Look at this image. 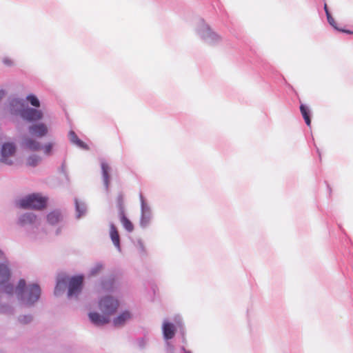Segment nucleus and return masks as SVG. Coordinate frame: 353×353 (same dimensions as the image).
I'll list each match as a JSON object with an SVG mask.
<instances>
[{
    "mask_svg": "<svg viewBox=\"0 0 353 353\" xmlns=\"http://www.w3.org/2000/svg\"><path fill=\"white\" fill-rule=\"evenodd\" d=\"M11 276V270L9 267L8 261L6 260L0 263V287L3 288V291L8 295H13L15 292L18 300L23 305L31 306L34 305L39 299L41 295V288L37 283L26 285V281L20 279L16 288L9 282Z\"/></svg>",
    "mask_w": 353,
    "mask_h": 353,
    "instance_id": "obj_1",
    "label": "nucleus"
},
{
    "mask_svg": "<svg viewBox=\"0 0 353 353\" xmlns=\"http://www.w3.org/2000/svg\"><path fill=\"white\" fill-rule=\"evenodd\" d=\"M195 32L200 39L208 45L216 46L219 44L222 41L221 36L214 31L203 19L201 18L198 19Z\"/></svg>",
    "mask_w": 353,
    "mask_h": 353,
    "instance_id": "obj_2",
    "label": "nucleus"
},
{
    "mask_svg": "<svg viewBox=\"0 0 353 353\" xmlns=\"http://www.w3.org/2000/svg\"><path fill=\"white\" fill-rule=\"evenodd\" d=\"M177 330H179L182 335V342L185 343V327L181 316L180 315H175L173 318V322H170L168 319L163 320L162 333L165 341L173 339Z\"/></svg>",
    "mask_w": 353,
    "mask_h": 353,
    "instance_id": "obj_3",
    "label": "nucleus"
},
{
    "mask_svg": "<svg viewBox=\"0 0 353 353\" xmlns=\"http://www.w3.org/2000/svg\"><path fill=\"white\" fill-rule=\"evenodd\" d=\"M18 223L27 230L31 238L37 239V232L39 230L40 219L32 212H26L19 216Z\"/></svg>",
    "mask_w": 353,
    "mask_h": 353,
    "instance_id": "obj_4",
    "label": "nucleus"
},
{
    "mask_svg": "<svg viewBox=\"0 0 353 353\" xmlns=\"http://www.w3.org/2000/svg\"><path fill=\"white\" fill-rule=\"evenodd\" d=\"M48 198L40 194L33 193L18 201V205L23 209L41 210L46 206Z\"/></svg>",
    "mask_w": 353,
    "mask_h": 353,
    "instance_id": "obj_5",
    "label": "nucleus"
},
{
    "mask_svg": "<svg viewBox=\"0 0 353 353\" xmlns=\"http://www.w3.org/2000/svg\"><path fill=\"white\" fill-rule=\"evenodd\" d=\"M141 203V216L139 225L141 228H148L152 222L154 214L149 202L144 198L142 193L139 194Z\"/></svg>",
    "mask_w": 353,
    "mask_h": 353,
    "instance_id": "obj_6",
    "label": "nucleus"
},
{
    "mask_svg": "<svg viewBox=\"0 0 353 353\" xmlns=\"http://www.w3.org/2000/svg\"><path fill=\"white\" fill-rule=\"evenodd\" d=\"M118 307V300L111 296H105L101 298L99 302V310L108 316L114 314Z\"/></svg>",
    "mask_w": 353,
    "mask_h": 353,
    "instance_id": "obj_7",
    "label": "nucleus"
},
{
    "mask_svg": "<svg viewBox=\"0 0 353 353\" xmlns=\"http://www.w3.org/2000/svg\"><path fill=\"white\" fill-rule=\"evenodd\" d=\"M17 151V147L13 142L4 143L1 149L0 162L11 165L13 164V161L10 159L14 156Z\"/></svg>",
    "mask_w": 353,
    "mask_h": 353,
    "instance_id": "obj_8",
    "label": "nucleus"
},
{
    "mask_svg": "<svg viewBox=\"0 0 353 353\" xmlns=\"http://www.w3.org/2000/svg\"><path fill=\"white\" fill-rule=\"evenodd\" d=\"M83 282V275L74 276L70 278L68 283V298H77L79 295L82 290Z\"/></svg>",
    "mask_w": 353,
    "mask_h": 353,
    "instance_id": "obj_9",
    "label": "nucleus"
},
{
    "mask_svg": "<svg viewBox=\"0 0 353 353\" xmlns=\"http://www.w3.org/2000/svg\"><path fill=\"white\" fill-rule=\"evenodd\" d=\"M25 101L20 98H10L8 102V111L14 116L22 117V114L25 110Z\"/></svg>",
    "mask_w": 353,
    "mask_h": 353,
    "instance_id": "obj_10",
    "label": "nucleus"
},
{
    "mask_svg": "<svg viewBox=\"0 0 353 353\" xmlns=\"http://www.w3.org/2000/svg\"><path fill=\"white\" fill-rule=\"evenodd\" d=\"M43 112L40 110L27 107L22 114L21 118L26 121L33 122L41 119Z\"/></svg>",
    "mask_w": 353,
    "mask_h": 353,
    "instance_id": "obj_11",
    "label": "nucleus"
},
{
    "mask_svg": "<svg viewBox=\"0 0 353 353\" xmlns=\"http://www.w3.org/2000/svg\"><path fill=\"white\" fill-rule=\"evenodd\" d=\"M28 132L33 137L42 138L47 135L48 129L46 124L39 123L30 125Z\"/></svg>",
    "mask_w": 353,
    "mask_h": 353,
    "instance_id": "obj_12",
    "label": "nucleus"
},
{
    "mask_svg": "<svg viewBox=\"0 0 353 353\" xmlns=\"http://www.w3.org/2000/svg\"><path fill=\"white\" fill-rule=\"evenodd\" d=\"M21 146L30 151H39L42 148V145L39 141L27 136L23 137Z\"/></svg>",
    "mask_w": 353,
    "mask_h": 353,
    "instance_id": "obj_13",
    "label": "nucleus"
},
{
    "mask_svg": "<svg viewBox=\"0 0 353 353\" xmlns=\"http://www.w3.org/2000/svg\"><path fill=\"white\" fill-rule=\"evenodd\" d=\"M100 163H101L102 179H103V185L105 186V190L108 192L109 190V185H110V173L111 172V167L103 159H101L100 160Z\"/></svg>",
    "mask_w": 353,
    "mask_h": 353,
    "instance_id": "obj_14",
    "label": "nucleus"
},
{
    "mask_svg": "<svg viewBox=\"0 0 353 353\" xmlns=\"http://www.w3.org/2000/svg\"><path fill=\"white\" fill-rule=\"evenodd\" d=\"M89 318L90 321L95 325L100 326L110 322V316L105 314H100L98 312H90Z\"/></svg>",
    "mask_w": 353,
    "mask_h": 353,
    "instance_id": "obj_15",
    "label": "nucleus"
},
{
    "mask_svg": "<svg viewBox=\"0 0 353 353\" xmlns=\"http://www.w3.org/2000/svg\"><path fill=\"white\" fill-rule=\"evenodd\" d=\"M63 216L60 210L56 209L50 212L47 216L46 219L48 224L55 225L63 220Z\"/></svg>",
    "mask_w": 353,
    "mask_h": 353,
    "instance_id": "obj_16",
    "label": "nucleus"
},
{
    "mask_svg": "<svg viewBox=\"0 0 353 353\" xmlns=\"http://www.w3.org/2000/svg\"><path fill=\"white\" fill-rule=\"evenodd\" d=\"M132 318V314L129 311H124L121 312L117 317L113 319V325L115 327L123 326L128 321Z\"/></svg>",
    "mask_w": 353,
    "mask_h": 353,
    "instance_id": "obj_17",
    "label": "nucleus"
},
{
    "mask_svg": "<svg viewBox=\"0 0 353 353\" xmlns=\"http://www.w3.org/2000/svg\"><path fill=\"white\" fill-rule=\"evenodd\" d=\"M110 235L114 245L117 248L119 251H121L120 238L119 232L117 231L116 226L112 223H110Z\"/></svg>",
    "mask_w": 353,
    "mask_h": 353,
    "instance_id": "obj_18",
    "label": "nucleus"
},
{
    "mask_svg": "<svg viewBox=\"0 0 353 353\" xmlns=\"http://www.w3.org/2000/svg\"><path fill=\"white\" fill-rule=\"evenodd\" d=\"M74 203L76 210V218L79 219L85 215L87 212V206L84 202L80 201L77 199H74Z\"/></svg>",
    "mask_w": 353,
    "mask_h": 353,
    "instance_id": "obj_19",
    "label": "nucleus"
},
{
    "mask_svg": "<svg viewBox=\"0 0 353 353\" xmlns=\"http://www.w3.org/2000/svg\"><path fill=\"white\" fill-rule=\"evenodd\" d=\"M300 111L301 114L305 120V122L307 126H310L311 124L310 119V110L309 107H307L305 104H301L300 105Z\"/></svg>",
    "mask_w": 353,
    "mask_h": 353,
    "instance_id": "obj_20",
    "label": "nucleus"
},
{
    "mask_svg": "<svg viewBox=\"0 0 353 353\" xmlns=\"http://www.w3.org/2000/svg\"><path fill=\"white\" fill-rule=\"evenodd\" d=\"M121 222L124 228L128 231L132 232L134 229L132 222L125 216L124 212L121 210L119 212Z\"/></svg>",
    "mask_w": 353,
    "mask_h": 353,
    "instance_id": "obj_21",
    "label": "nucleus"
},
{
    "mask_svg": "<svg viewBox=\"0 0 353 353\" xmlns=\"http://www.w3.org/2000/svg\"><path fill=\"white\" fill-rule=\"evenodd\" d=\"M41 157L36 154L30 155L26 159V164L30 167H36L41 161Z\"/></svg>",
    "mask_w": 353,
    "mask_h": 353,
    "instance_id": "obj_22",
    "label": "nucleus"
},
{
    "mask_svg": "<svg viewBox=\"0 0 353 353\" xmlns=\"http://www.w3.org/2000/svg\"><path fill=\"white\" fill-rule=\"evenodd\" d=\"M114 280L113 278L104 279L101 281V288L105 291H112L114 288Z\"/></svg>",
    "mask_w": 353,
    "mask_h": 353,
    "instance_id": "obj_23",
    "label": "nucleus"
},
{
    "mask_svg": "<svg viewBox=\"0 0 353 353\" xmlns=\"http://www.w3.org/2000/svg\"><path fill=\"white\" fill-rule=\"evenodd\" d=\"M66 288V282L64 279L59 280L54 288V294L59 296L63 293Z\"/></svg>",
    "mask_w": 353,
    "mask_h": 353,
    "instance_id": "obj_24",
    "label": "nucleus"
},
{
    "mask_svg": "<svg viewBox=\"0 0 353 353\" xmlns=\"http://www.w3.org/2000/svg\"><path fill=\"white\" fill-rule=\"evenodd\" d=\"M103 265L101 263H96L93 267H92L89 272L90 276H97L100 272L103 270Z\"/></svg>",
    "mask_w": 353,
    "mask_h": 353,
    "instance_id": "obj_25",
    "label": "nucleus"
},
{
    "mask_svg": "<svg viewBox=\"0 0 353 353\" xmlns=\"http://www.w3.org/2000/svg\"><path fill=\"white\" fill-rule=\"evenodd\" d=\"M327 21L328 23H330V26H332L334 29L339 30V31H341V32H345L347 33H352L350 31H345L344 30H342V29H339L337 26H336V21H334V18L332 17L331 14L330 12H327Z\"/></svg>",
    "mask_w": 353,
    "mask_h": 353,
    "instance_id": "obj_26",
    "label": "nucleus"
},
{
    "mask_svg": "<svg viewBox=\"0 0 353 353\" xmlns=\"http://www.w3.org/2000/svg\"><path fill=\"white\" fill-rule=\"evenodd\" d=\"M54 143L48 142L45 145H42L41 149L43 151V153L46 156H50L52 154V148L54 147Z\"/></svg>",
    "mask_w": 353,
    "mask_h": 353,
    "instance_id": "obj_27",
    "label": "nucleus"
},
{
    "mask_svg": "<svg viewBox=\"0 0 353 353\" xmlns=\"http://www.w3.org/2000/svg\"><path fill=\"white\" fill-rule=\"evenodd\" d=\"M26 99L32 106L36 108H39L40 106V101L35 95L29 94L27 96Z\"/></svg>",
    "mask_w": 353,
    "mask_h": 353,
    "instance_id": "obj_28",
    "label": "nucleus"
},
{
    "mask_svg": "<svg viewBox=\"0 0 353 353\" xmlns=\"http://www.w3.org/2000/svg\"><path fill=\"white\" fill-rule=\"evenodd\" d=\"M18 321L21 324H28L32 321V316L30 314L21 315L19 316Z\"/></svg>",
    "mask_w": 353,
    "mask_h": 353,
    "instance_id": "obj_29",
    "label": "nucleus"
},
{
    "mask_svg": "<svg viewBox=\"0 0 353 353\" xmlns=\"http://www.w3.org/2000/svg\"><path fill=\"white\" fill-rule=\"evenodd\" d=\"M14 312V309L9 305H0V312L3 314H10Z\"/></svg>",
    "mask_w": 353,
    "mask_h": 353,
    "instance_id": "obj_30",
    "label": "nucleus"
},
{
    "mask_svg": "<svg viewBox=\"0 0 353 353\" xmlns=\"http://www.w3.org/2000/svg\"><path fill=\"white\" fill-rule=\"evenodd\" d=\"M165 353H175V347L172 343L170 340L165 341Z\"/></svg>",
    "mask_w": 353,
    "mask_h": 353,
    "instance_id": "obj_31",
    "label": "nucleus"
},
{
    "mask_svg": "<svg viewBox=\"0 0 353 353\" xmlns=\"http://www.w3.org/2000/svg\"><path fill=\"white\" fill-rule=\"evenodd\" d=\"M74 145H76L77 147L81 149L86 150H89V147L88 146V145L79 139H78V140H76Z\"/></svg>",
    "mask_w": 353,
    "mask_h": 353,
    "instance_id": "obj_32",
    "label": "nucleus"
},
{
    "mask_svg": "<svg viewBox=\"0 0 353 353\" xmlns=\"http://www.w3.org/2000/svg\"><path fill=\"white\" fill-rule=\"evenodd\" d=\"M68 137H69L70 142L73 144H74L76 142V140H78V139H79V137H77L76 133L72 130H70L69 132Z\"/></svg>",
    "mask_w": 353,
    "mask_h": 353,
    "instance_id": "obj_33",
    "label": "nucleus"
},
{
    "mask_svg": "<svg viewBox=\"0 0 353 353\" xmlns=\"http://www.w3.org/2000/svg\"><path fill=\"white\" fill-rule=\"evenodd\" d=\"M137 247L139 251L142 253L145 252V248L143 242L141 240L137 241Z\"/></svg>",
    "mask_w": 353,
    "mask_h": 353,
    "instance_id": "obj_34",
    "label": "nucleus"
},
{
    "mask_svg": "<svg viewBox=\"0 0 353 353\" xmlns=\"http://www.w3.org/2000/svg\"><path fill=\"white\" fill-rule=\"evenodd\" d=\"M3 63L8 66H11L13 64L12 61L8 57L3 58Z\"/></svg>",
    "mask_w": 353,
    "mask_h": 353,
    "instance_id": "obj_35",
    "label": "nucleus"
},
{
    "mask_svg": "<svg viewBox=\"0 0 353 353\" xmlns=\"http://www.w3.org/2000/svg\"><path fill=\"white\" fill-rule=\"evenodd\" d=\"M180 353H192L190 350L185 349L184 346L180 347Z\"/></svg>",
    "mask_w": 353,
    "mask_h": 353,
    "instance_id": "obj_36",
    "label": "nucleus"
},
{
    "mask_svg": "<svg viewBox=\"0 0 353 353\" xmlns=\"http://www.w3.org/2000/svg\"><path fill=\"white\" fill-rule=\"evenodd\" d=\"M5 94L6 92L3 90H0V101L3 99Z\"/></svg>",
    "mask_w": 353,
    "mask_h": 353,
    "instance_id": "obj_37",
    "label": "nucleus"
},
{
    "mask_svg": "<svg viewBox=\"0 0 353 353\" xmlns=\"http://www.w3.org/2000/svg\"><path fill=\"white\" fill-rule=\"evenodd\" d=\"M5 259V254L0 249V259Z\"/></svg>",
    "mask_w": 353,
    "mask_h": 353,
    "instance_id": "obj_38",
    "label": "nucleus"
},
{
    "mask_svg": "<svg viewBox=\"0 0 353 353\" xmlns=\"http://www.w3.org/2000/svg\"><path fill=\"white\" fill-rule=\"evenodd\" d=\"M324 10H325V14H327V12H329V10H328L326 3H325V5H324Z\"/></svg>",
    "mask_w": 353,
    "mask_h": 353,
    "instance_id": "obj_39",
    "label": "nucleus"
},
{
    "mask_svg": "<svg viewBox=\"0 0 353 353\" xmlns=\"http://www.w3.org/2000/svg\"><path fill=\"white\" fill-rule=\"evenodd\" d=\"M139 346L143 347V345H142V344H141V343H140V344H139Z\"/></svg>",
    "mask_w": 353,
    "mask_h": 353,
    "instance_id": "obj_40",
    "label": "nucleus"
},
{
    "mask_svg": "<svg viewBox=\"0 0 353 353\" xmlns=\"http://www.w3.org/2000/svg\"><path fill=\"white\" fill-rule=\"evenodd\" d=\"M0 353H2V352L0 351Z\"/></svg>",
    "mask_w": 353,
    "mask_h": 353,
    "instance_id": "obj_41",
    "label": "nucleus"
}]
</instances>
